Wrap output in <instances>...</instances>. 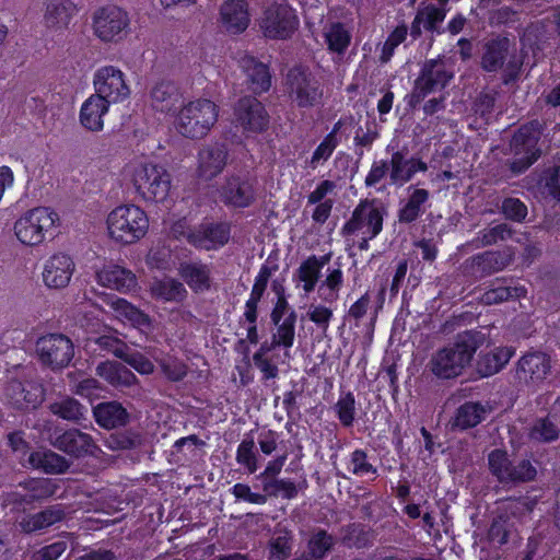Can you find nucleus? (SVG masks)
Returning <instances> with one entry per match:
<instances>
[{"mask_svg": "<svg viewBox=\"0 0 560 560\" xmlns=\"http://www.w3.org/2000/svg\"><path fill=\"white\" fill-rule=\"evenodd\" d=\"M259 27L270 39H288L299 27L294 11L284 3H272L259 19Z\"/></svg>", "mask_w": 560, "mask_h": 560, "instance_id": "obj_13", "label": "nucleus"}, {"mask_svg": "<svg viewBox=\"0 0 560 560\" xmlns=\"http://www.w3.org/2000/svg\"><path fill=\"white\" fill-rule=\"evenodd\" d=\"M510 51V40L506 37H498L486 43L481 56L480 66L487 72L500 70Z\"/></svg>", "mask_w": 560, "mask_h": 560, "instance_id": "obj_30", "label": "nucleus"}, {"mask_svg": "<svg viewBox=\"0 0 560 560\" xmlns=\"http://www.w3.org/2000/svg\"><path fill=\"white\" fill-rule=\"evenodd\" d=\"M94 343L97 346L94 350L113 353L115 357L121 359L125 352L128 351V346L121 339L114 335H102L95 338Z\"/></svg>", "mask_w": 560, "mask_h": 560, "instance_id": "obj_59", "label": "nucleus"}, {"mask_svg": "<svg viewBox=\"0 0 560 560\" xmlns=\"http://www.w3.org/2000/svg\"><path fill=\"white\" fill-rule=\"evenodd\" d=\"M20 487L25 490V493L21 494L20 502L25 504L46 500L52 497L58 489V485L47 478H33L20 483Z\"/></svg>", "mask_w": 560, "mask_h": 560, "instance_id": "obj_36", "label": "nucleus"}, {"mask_svg": "<svg viewBox=\"0 0 560 560\" xmlns=\"http://www.w3.org/2000/svg\"><path fill=\"white\" fill-rule=\"evenodd\" d=\"M350 470L358 477L376 476L377 468L369 462L363 450H355L350 454Z\"/></svg>", "mask_w": 560, "mask_h": 560, "instance_id": "obj_56", "label": "nucleus"}, {"mask_svg": "<svg viewBox=\"0 0 560 560\" xmlns=\"http://www.w3.org/2000/svg\"><path fill=\"white\" fill-rule=\"evenodd\" d=\"M487 412V408L480 402H465L457 408L452 427L460 430L474 428L486 419Z\"/></svg>", "mask_w": 560, "mask_h": 560, "instance_id": "obj_37", "label": "nucleus"}, {"mask_svg": "<svg viewBox=\"0 0 560 560\" xmlns=\"http://www.w3.org/2000/svg\"><path fill=\"white\" fill-rule=\"evenodd\" d=\"M284 91L299 108H312L323 104L324 89L308 67L296 65L288 70L283 79Z\"/></svg>", "mask_w": 560, "mask_h": 560, "instance_id": "obj_5", "label": "nucleus"}, {"mask_svg": "<svg viewBox=\"0 0 560 560\" xmlns=\"http://www.w3.org/2000/svg\"><path fill=\"white\" fill-rule=\"evenodd\" d=\"M498 94V91L490 89L479 92L472 103L474 113L488 120L494 110Z\"/></svg>", "mask_w": 560, "mask_h": 560, "instance_id": "obj_55", "label": "nucleus"}, {"mask_svg": "<svg viewBox=\"0 0 560 560\" xmlns=\"http://www.w3.org/2000/svg\"><path fill=\"white\" fill-rule=\"evenodd\" d=\"M296 313L291 311L283 319L273 324L277 332L273 335L272 346H283L291 348L295 337Z\"/></svg>", "mask_w": 560, "mask_h": 560, "instance_id": "obj_46", "label": "nucleus"}, {"mask_svg": "<svg viewBox=\"0 0 560 560\" xmlns=\"http://www.w3.org/2000/svg\"><path fill=\"white\" fill-rule=\"evenodd\" d=\"M270 86L271 73L269 67L253 57H247V91L260 95L269 91Z\"/></svg>", "mask_w": 560, "mask_h": 560, "instance_id": "obj_34", "label": "nucleus"}, {"mask_svg": "<svg viewBox=\"0 0 560 560\" xmlns=\"http://www.w3.org/2000/svg\"><path fill=\"white\" fill-rule=\"evenodd\" d=\"M551 359L544 352H528L521 357L517 362V380L532 387L537 388L544 384L551 373Z\"/></svg>", "mask_w": 560, "mask_h": 560, "instance_id": "obj_16", "label": "nucleus"}, {"mask_svg": "<svg viewBox=\"0 0 560 560\" xmlns=\"http://www.w3.org/2000/svg\"><path fill=\"white\" fill-rule=\"evenodd\" d=\"M50 412L63 420L79 422L85 418L86 408L77 399L66 396L50 402L48 406Z\"/></svg>", "mask_w": 560, "mask_h": 560, "instance_id": "obj_43", "label": "nucleus"}, {"mask_svg": "<svg viewBox=\"0 0 560 560\" xmlns=\"http://www.w3.org/2000/svg\"><path fill=\"white\" fill-rule=\"evenodd\" d=\"M112 103L93 93L82 104L80 109V124L88 130L100 132L104 129V117Z\"/></svg>", "mask_w": 560, "mask_h": 560, "instance_id": "obj_24", "label": "nucleus"}, {"mask_svg": "<svg viewBox=\"0 0 560 560\" xmlns=\"http://www.w3.org/2000/svg\"><path fill=\"white\" fill-rule=\"evenodd\" d=\"M4 397L15 409H36L44 401L45 390L34 381L11 380L4 388Z\"/></svg>", "mask_w": 560, "mask_h": 560, "instance_id": "obj_17", "label": "nucleus"}, {"mask_svg": "<svg viewBox=\"0 0 560 560\" xmlns=\"http://www.w3.org/2000/svg\"><path fill=\"white\" fill-rule=\"evenodd\" d=\"M66 517V509L62 504L49 505L46 509L24 517L20 526L24 533L31 534L44 530Z\"/></svg>", "mask_w": 560, "mask_h": 560, "instance_id": "obj_26", "label": "nucleus"}, {"mask_svg": "<svg viewBox=\"0 0 560 560\" xmlns=\"http://www.w3.org/2000/svg\"><path fill=\"white\" fill-rule=\"evenodd\" d=\"M541 136V125L534 120L522 126L513 136L511 149L514 159L510 163V168L514 174L525 172L540 155V149L537 147Z\"/></svg>", "mask_w": 560, "mask_h": 560, "instance_id": "obj_9", "label": "nucleus"}, {"mask_svg": "<svg viewBox=\"0 0 560 560\" xmlns=\"http://www.w3.org/2000/svg\"><path fill=\"white\" fill-rule=\"evenodd\" d=\"M514 351L511 348H497L491 352L481 354L477 362V371L483 376H490L501 371L510 361Z\"/></svg>", "mask_w": 560, "mask_h": 560, "instance_id": "obj_38", "label": "nucleus"}, {"mask_svg": "<svg viewBox=\"0 0 560 560\" xmlns=\"http://www.w3.org/2000/svg\"><path fill=\"white\" fill-rule=\"evenodd\" d=\"M108 305L114 311L115 316L125 323H129L131 326L138 329H149L151 326L150 317L142 311L133 306L127 300L113 296L108 299Z\"/></svg>", "mask_w": 560, "mask_h": 560, "instance_id": "obj_32", "label": "nucleus"}, {"mask_svg": "<svg viewBox=\"0 0 560 560\" xmlns=\"http://www.w3.org/2000/svg\"><path fill=\"white\" fill-rule=\"evenodd\" d=\"M96 278L101 285L120 292H130L137 287V278L132 271L117 265L104 267L96 273Z\"/></svg>", "mask_w": 560, "mask_h": 560, "instance_id": "obj_25", "label": "nucleus"}, {"mask_svg": "<svg viewBox=\"0 0 560 560\" xmlns=\"http://www.w3.org/2000/svg\"><path fill=\"white\" fill-rule=\"evenodd\" d=\"M329 50L343 54L350 44L351 36L341 23L331 24L325 32Z\"/></svg>", "mask_w": 560, "mask_h": 560, "instance_id": "obj_50", "label": "nucleus"}, {"mask_svg": "<svg viewBox=\"0 0 560 560\" xmlns=\"http://www.w3.org/2000/svg\"><path fill=\"white\" fill-rule=\"evenodd\" d=\"M322 277V271L318 269L316 255L308 256L301 262L295 270L293 279L296 283L302 284L305 294L313 292Z\"/></svg>", "mask_w": 560, "mask_h": 560, "instance_id": "obj_41", "label": "nucleus"}, {"mask_svg": "<svg viewBox=\"0 0 560 560\" xmlns=\"http://www.w3.org/2000/svg\"><path fill=\"white\" fill-rule=\"evenodd\" d=\"M151 105L161 113L175 112L182 103L178 88L171 81H160L151 90Z\"/></svg>", "mask_w": 560, "mask_h": 560, "instance_id": "obj_27", "label": "nucleus"}, {"mask_svg": "<svg viewBox=\"0 0 560 560\" xmlns=\"http://www.w3.org/2000/svg\"><path fill=\"white\" fill-rule=\"evenodd\" d=\"M338 419L345 427H351L355 416V399L351 392L340 396L335 405Z\"/></svg>", "mask_w": 560, "mask_h": 560, "instance_id": "obj_57", "label": "nucleus"}, {"mask_svg": "<svg viewBox=\"0 0 560 560\" xmlns=\"http://www.w3.org/2000/svg\"><path fill=\"white\" fill-rule=\"evenodd\" d=\"M52 445L71 456L83 457L94 454L96 445L90 434L78 429H69L57 435Z\"/></svg>", "mask_w": 560, "mask_h": 560, "instance_id": "obj_21", "label": "nucleus"}, {"mask_svg": "<svg viewBox=\"0 0 560 560\" xmlns=\"http://www.w3.org/2000/svg\"><path fill=\"white\" fill-rule=\"evenodd\" d=\"M528 438L534 442L550 443L559 438V429L551 416L536 419L528 428Z\"/></svg>", "mask_w": 560, "mask_h": 560, "instance_id": "obj_44", "label": "nucleus"}, {"mask_svg": "<svg viewBox=\"0 0 560 560\" xmlns=\"http://www.w3.org/2000/svg\"><path fill=\"white\" fill-rule=\"evenodd\" d=\"M489 470L501 483H521L532 481L536 468L527 459L512 463L505 451L493 450L488 455Z\"/></svg>", "mask_w": 560, "mask_h": 560, "instance_id": "obj_11", "label": "nucleus"}, {"mask_svg": "<svg viewBox=\"0 0 560 560\" xmlns=\"http://www.w3.org/2000/svg\"><path fill=\"white\" fill-rule=\"evenodd\" d=\"M106 223L110 238L121 244L138 242L149 229L147 213L136 205L116 207L109 212Z\"/></svg>", "mask_w": 560, "mask_h": 560, "instance_id": "obj_4", "label": "nucleus"}, {"mask_svg": "<svg viewBox=\"0 0 560 560\" xmlns=\"http://www.w3.org/2000/svg\"><path fill=\"white\" fill-rule=\"evenodd\" d=\"M338 144L337 138L332 135H327L319 145L315 149L310 165L316 168L322 161H327L332 154Z\"/></svg>", "mask_w": 560, "mask_h": 560, "instance_id": "obj_64", "label": "nucleus"}, {"mask_svg": "<svg viewBox=\"0 0 560 560\" xmlns=\"http://www.w3.org/2000/svg\"><path fill=\"white\" fill-rule=\"evenodd\" d=\"M514 532H516L515 522H510L499 513L490 526L489 538L495 544L504 545Z\"/></svg>", "mask_w": 560, "mask_h": 560, "instance_id": "obj_52", "label": "nucleus"}, {"mask_svg": "<svg viewBox=\"0 0 560 560\" xmlns=\"http://www.w3.org/2000/svg\"><path fill=\"white\" fill-rule=\"evenodd\" d=\"M224 202L235 207L245 206V196L241 177L232 176L228 179L222 192Z\"/></svg>", "mask_w": 560, "mask_h": 560, "instance_id": "obj_58", "label": "nucleus"}, {"mask_svg": "<svg viewBox=\"0 0 560 560\" xmlns=\"http://www.w3.org/2000/svg\"><path fill=\"white\" fill-rule=\"evenodd\" d=\"M515 231L508 223H498L489 225L477 233V236L471 241L475 248L488 247L513 238Z\"/></svg>", "mask_w": 560, "mask_h": 560, "instance_id": "obj_40", "label": "nucleus"}, {"mask_svg": "<svg viewBox=\"0 0 560 560\" xmlns=\"http://www.w3.org/2000/svg\"><path fill=\"white\" fill-rule=\"evenodd\" d=\"M409 196L398 210L397 218L399 223L409 224L418 220L425 211V203L430 198V192L423 188H408Z\"/></svg>", "mask_w": 560, "mask_h": 560, "instance_id": "obj_31", "label": "nucleus"}, {"mask_svg": "<svg viewBox=\"0 0 560 560\" xmlns=\"http://www.w3.org/2000/svg\"><path fill=\"white\" fill-rule=\"evenodd\" d=\"M245 96L243 91L240 94L234 92L233 113L224 127V138L232 143L240 144L245 138Z\"/></svg>", "mask_w": 560, "mask_h": 560, "instance_id": "obj_29", "label": "nucleus"}, {"mask_svg": "<svg viewBox=\"0 0 560 560\" xmlns=\"http://www.w3.org/2000/svg\"><path fill=\"white\" fill-rule=\"evenodd\" d=\"M93 36L104 45L122 43L131 32L129 13L119 5L105 4L96 8L91 14Z\"/></svg>", "mask_w": 560, "mask_h": 560, "instance_id": "obj_3", "label": "nucleus"}, {"mask_svg": "<svg viewBox=\"0 0 560 560\" xmlns=\"http://www.w3.org/2000/svg\"><path fill=\"white\" fill-rule=\"evenodd\" d=\"M228 162V150L221 143L203 145L198 152L197 175L199 178L210 180L218 176Z\"/></svg>", "mask_w": 560, "mask_h": 560, "instance_id": "obj_19", "label": "nucleus"}, {"mask_svg": "<svg viewBox=\"0 0 560 560\" xmlns=\"http://www.w3.org/2000/svg\"><path fill=\"white\" fill-rule=\"evenodd\" d=\"M219 107L207 98L191 101L183 106L176 118V129L189 139L206 137L218 121Z\"/></svg>", "mask_w": 560, "mask_h": 560, "instance_id": "obj_6", "label": "nucleus"}, {"mask_svg": "<svg viewBox=\"0 0 560 560\" xmlns=\"http://www.w3.org/2000/svg\"><path fill=\"white\" fill-rule=\"evenodd\" d=\"M452 58L439 55L423 62L409 96V105L416 107L430 93L443 90L454 78Z\"/></svg>", "mask_w": 560, "mask_h": 560, "instance_id": "obj_7", "label": "nucleus"}, {"mask_svg": "<svg viewBox=\"0 0 560 560\" xmlns=\"http://www.w3.org/2000/svg\"><path fill=\"white\" fill-rule=\"evenodd\" d=\"M447 13L446 8H438L433 3L422 4L418 8L415 19L410 27V36L417 39L421 36L422 31L431 33H443L441 24Z\"/></svg>", "mask_w": 560, "mask_h": 560, "instance_id": "obj_22", "label": "nucleus"}, {"mask_svg": "<svg viewBox=\"0 0 560 560\" xmlns=\"http://www.w3.org/2000/svg\"><path fill=\"white\" fill-rule=\"evenodd\" d=\"M486 335L479 330H465L453 342L436 350L428 366L439 378L448 380L459 376L472 361L476 351L486 342Z\"/></svg>", "mask_w": 560, "mask_h": 560, "instance_id": "obj_1", "label": "nucleus"}, {"mask_svg": "<svg viewBox=\"0 0 560 560\" xmlns=\"http://www.w3.org/2000/svg\"><path fill=\"white\" fill-rule=\"evenodd\" d=\"M74 269V261L69 255L54 254L44 262L43 281L48 288L63 289L69 284Z\"/></svg>", "mask_w": 560, "mask_h": 560, "instance_id": "obj_18", "label": "nucleus"}, {"mask_svg": "<svg viewBox=\"0 0 560 560\" xmlns=\"http://www.w3.org/2000/svg\"><path fill=\"white\" fill-rule=\"evenodd\" d=\"M93 415L98 425L105 429H114L125 425L129 415L118 401L101 402L93 408Z\"/></svg>", "mask_w": 560, "mask_h": 560, "instance_id": "obj_33", "label": "nucleus"}, {"mask_svg": "<svg viewBox=\"0 0 560 560\" xmlns=\"http://www.w3.org/2000/svg\"><path fill=\"white\" fill-rule=\"evenodd\" d=\"M153 293L165 301H182L186 290L182 282L173 278H163L152 285Z\"/></svg>", "mask_w": 560, "mask_h": 560, "instance_id": "obj_47", "label": "nucleus"}, {"mask_svg": "<svg viewBox=\"0 0 560 560\" xmlns=\"http://www.w3.org/2000/svg\"><path fill=\"white\" fill-rule=\"evenodd\" d=\"M407 152L400 150L392 154L389 165V178L394 185H404L410 182Z\"/></svg>", "mask_w": 560, "mask_h": 560, "instance_id": "obj_49", "label": "nucleus"}, {"mask_svg": "<svg viewBox=\"0 0 560 560\" xmlns=\"http://www.w3.org/2000/svg\"><path fill=\"white\" fill-rule=\"evenodd\" d=\"M307 318L314 323L323 332H326L334 316L332 310L322 304L308 306Z\"/></svg>", "mask_w": 560, "mask_h": 560, "instance_id": "obj_61", "label": "nucleus"}, {"mask_svg": "<svg viewBox=\"0 0 560 560\" xmlns=\"http://www.w3.org/2000/svg\"><path fill=\"white\" fill-rule=\"evenodd\" d=\"M514 252L511 248L504 250H487L466 259L462 266L466 276L481 279L502 271L512 264Z\"/></svg>", "mask_w": 560, "mask_h": 560, "instance_id": "obj_15", "label": "nucleus"}, {"mask_svg": "<svg viewBox=\"0 0 560 560\" xmlns=\"http://www.w3.org/2000/svg\"><path fill=\"white\" fill-rule=\"evenodd\" d=\"M343 283V272L340 268L327 269L326 278L318 288V296L323 302L334 303L339 299Z\"/></svg>", "mask_w": 560, "mask_h": 560, "instance_id": "obj_45", "label": "nucleus"}, {"mask_svg": "<svg viewBox=\"0 0 560 560\" xmlns=\"http://www.w3.org/2000/svg\"><path fill=\"white\" fill-rule=\"evenodd\" d=\"M335 545V539L324 529H318L312 535L307 544V550L323 560Z\"/></svg>", "mask_w": 560, "mask_h": 560, "instance_id": "obj_54", "label": "nucleus"}, {"mask_svg": "<svg viewBox=\"0 0 560 560\" xmlns=\"http://www.w3.org/2000/svg\"><path fill=\"white\" fill-rule=\"evenodd\" d=\"M221 27L229 34H241L245 31V1L225 0L220 8Z\"/></svg>", "mask_w": 560, "mask_h": 560, "instance_id": "obj_28", "label": "nucleus"}, {"mask_svg": "<svg viewBox=\"0 0 560 560\" xmlns=\"http://www.w3.org/2000/svg\"><path fill=\"white\" fill-rule=\"evenodd\" d=\"M28 460L34 468H40L48 474H61L69 468L68 460L51 451L33 452Z\"/></svg>", "mask_w": 560, "mask_h": 560, "instance_id": "obj_42", "label": "nucleus"}, {"mask_svg": "<svg viewBox=\"0 0 560 560\" xmlns=\"http://www.w3.org/2000/svg\"><path fill=\"white\" fill-rule=\"evenodd\" d=\"M502 70V82L508 85L512 82H515L520 79L522 67H523V57L516 52L511 54L509 51V56L505 59Z\"/></svg>", "mask_w": 560, "mask_h": 560, "instance_id": "obj_62", "label": "nucleus"}, {"mask_svg": "<svg viewBox=\"0 0 560 560\" xmlns=\"http://www.w3.org/2000/svg\"><path fill=\"white\" fill-rule=\"evenodd\" d=\"M501 212L508 220L521 223L527 217V207L517 198H505L502 201Z\"/></svg>", "mask_w": 560, "mask_h": 560, "instance_id": "obj_63", "label": "nucleus"}, {"mask_svg": "<svg viewBox=\"0 0 560 560\" xmlns=\"http://www.w3.org/2000/svg\"><path fill=\"white\" fill-rule=\"evenodd\" d=\"M182 276L194 290H203L209 287V269L201 264H186L182 266Z\"/></svg>", "mask_w": 560, "mask_h": 560, "instance_id": "obj_48", "label": "nucleus"}, {"mask_svg": "<svg viewBox=\"0 0 560 560\" xmlns=\"http://www.w3.org/2000/svg\"><path fill=\"white\" fill-rule=\"evenodd\" d=\"M94 93L112 104H118L131 94L126 73L115 66L100 67L93 74Z\"/></svg>", "mask_w": 560, "mask_h": 560, "instance_id": "obj_12", "label": "nucleus"}, {"mask_svg": "<svg viewBox=\"0 0 560 560\" xmlns=\"http://www.w3.org/2000/svg\"><path fill=\"white\" fill-rule=\"evenodd\" d=\"M96 374L113 386H131L136 383V375L124 364L114 361L101 362L96 366Z\"/></svg>", "mask_w": 560, "mask_h": 560, "instance_id": "obj_35", "label": "nucleus"}, {"mask_svg": "<svg viewBox=\"0 0 560 560\" xmlns=\"http://www.w3.org/2000/svg\"><path fill=\"white\" fill-rule=\"evenodd\" d=\"M230 237V230L225 224H201L187 235L188 242L197 248L215 249L223 246Z\"/></svg>", "mask_w": 560, "mask_h": 560, "instance_id": "obj_23", "label": "nucleus"}, {"mask_svg": "<svg viewBox=\"0 0 560 560\" xmlns=\"http://www.w3.org/2000/svg\"><path fill=\"white\" fill-rule=\"evenodd\" d=\"M163 374L171 382L182 381L187 375V365L179 359L173 355H163L162 358H155Z\"/></svg>", "mask_w": 560, "mask_h": 560, "instance_id": "obj_51", "label": "nucleus"}, {"mask_svg": "<svg viewBox=\"0 0 560 560\" xmlns=\"http://www.w3.org/2000/svg\"><path fill=\"white\" fill-rule=\"evenodd\" d=\"M387 207L378 198L360 200L340 230L348 246H357L361 252L370 248V241L383 231Z\"/></svg>", "mask_w": 560, "mask_h": 560, "instance_id": "obj_2", "label": "nucleus"}, {"mask_svg": "<svg viewBox=\"0 0 560 560\" xmlns=\"http://www.w3.org/2000/svg\"><path fill=\"white\" fill-rule=\"evenodd\" d=\"M269 125V116L258 101L247 103V130L264 131Z\"/></svg>", "mask_w": 560, "mask_h": 560, "instance_id": "obj_53", "label": "nucleus"}, {"mask_svg": "<svg viewBox=\"0 0 560 560\" xmlns=\"http://www.w3.org/2000/svg\"><path fill=\"white\" fill-rule=\"evenodd\" d=\"M292 551L291 537L288 533L273 536L269 541V556L272 560H284Z\"/></svg>", "mask_w": 560, "mask_h": 560, "instance_id": "obj_60", "label": "nucleus"}, {"mask_svg": "<svg viewBox=\"0 0 560 560\" xmlns=\"http://www.w3.org/2000/svg\"><path fill=\"white\" fill-rule=\"evenodd\" d=\"M58 215L49 208L38 207L24 213L14 224V232L18 240L30 246L40 244L49 232Z\"/></svg>", "mask_w": 560, "mask_h": 560, "instance_id": "obj_10", "label": "nucleus"}, {"mask_svg": "<svg viewBox=\"0 0 560 560\" xmlns=\"http://www.w3.org/2000/svg\"><path fill=\"white\" fill-rule=\"evenodd\" d=\"M131 183L137 196L145 202H163L168 197L172 176L160 164L141 163L133 168Z\"/></svg>", "mask_w": 560, "mask_h": 560, "instance_id": "obj_8", "label": "nucleus"}, {"mask_svg": "<svg viewBox=\"0 0 560 560\" xmlns=\"http://www.w3.org/2000/svg\"><path fill=\"white\" fill-rule=\"evenodd\" d=\"M39 361L52 370L68 366L74 355L71 339L62 334H48L36 341Z\"/></svg>", "mask_w": 560, "mask_h": 560, "instance_id": "obj_14", "label": "nucleus"}, {"mask_svg": "<svg viewBox=\"0 0 560 560\" xmlns=\"http://www.w3.org/2000/svg\"><path fill=\"white\" fill-rule=\"evenodd\" d=\"M535 505L536 500L528 497L509 498L500 502L498 510L503 517L516 524L530 514Z\"/></svg>", "mask_w": 560, "mask_h": 560, "instance_id": "obj_39", "label": "nucleus"}, {"mask_svg": "<svg viewBox=\"0 0 560 560\" xmlns=\"http://www.w3.org/2000/svg\"><path fill=\"white\" fill-rule=\"evenodd\" d=\"M78 12V5L72 0H49L45 7L44 24L51 32L62 33Z\"/></svg>", "mask_w": 560, "mask_h": 560, "instance_id": "obj_20", "label": "nucleus"}]
</instances>
